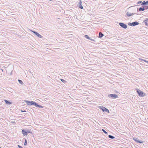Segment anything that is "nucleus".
Listing matches in <instances>:
<instances>
[{
	"mask_svg": "<svg viewBox=\"0 0 148 148\" xmlns=\"http://www.w3.org/2000/svg\"><path fill=\"white\" fill-rule=\"evenodd\" d=\"M25 101L27 103V104L29 106L34 105L36 107H38L41 108H43V107L42 106L38 105L35 102L33 101Z\"/></svg>",
	"mask_w": 148,
	"mask_h": 148,
	"instance_id": "nucleus-1",
	"label": "nucleus"
},
{
	"mask_svg": "<svg viewBox=\"0 0 148 148\" xmlns=\"http://www.w3.org/2000/svg\"><path fill=\"white\" fill-rule=\"evenodd\" d=\"M136 90L137 92L138 93V95L139 96L142 97L144 96L145 94L143 91H141L138 89H136Z\"/></svg>",
	"mask_w": 148,
	"mask_h": 148,
	"instance_id": "nucleus-2",
	"label": "nucleus"
},
{
	"mask_svg": "<svg viewBox=\"0 0 148 148\" xmlns=\"http://www.w3.org/2000/svg\"><path fill=\"white\" fill-rule=\"evenodd\" d=\"M108 97L111 99H115L118 97V96L116 94H110L108 95Z\"/></svg>",
	"mask_w": 148,
	"mask_h": 148,
	"instance_id": "nucleus-3",
	"label": "nucleus"
},
{
	"mask_svg": "<svg viewBox=\"0 0 148 148\" xmlns=\"http://www.w3.org/2000/svg\"><path fill=\"white\" fill-rule=\"evenodd\" d=\"M139 24V23L137 21H135L132 23H129L128 25L130 26H135Z\"/></svg>",
	"mask_w": 148,
	"mask_h": 148,
	"instance_id": "nucleus-4",
	"label": "nucleus"
},
{
	"mask_svg": "<svg viewBox=\"0 0 148 148\" xmlns=\"http://www.w3.org/2000/svg\"><path fill=\"white\" fill-rule=\"evenodd\" d=\"M119 24L121 27L124 29H126L127 28V25L123 23H120Z\"/></svg>",
	"mask_w": 148,
	"mask_h": 148,
	"instance_id": "nucleus-5",
	"label": "nucleus"
},
{
	"mask_svg": "<svg viewBox=\"0 0 148 148\" xmlns=\"http://www.w3.org/2000/svg\"><path fill=\"white\" fill-rule=\"evenodd\" d=\"M102 111L104 112L109 113V110L105 107H102Z\"/></svg>",
	"mask_w": 148,
	"mask_h": 148,
	"instance_id": "nucleus-6",
	"label": "nucleus"
},
{
	"mask_svg": "<svg viewBox=\"0 0 148 148\" xmlns=\"http://www.w3.org/2000/svg\"><path fill=\"white\" fill-rule=\"evenodd\" d=\"M133 139L134 140L136 141V142H138L139 143H143V142L142 141H140L137 138H134Z\"/></svg>",
	"mask_w": 148,
	"mask_h": 148,
	"instance_id": "nucleus-7",
	"label": "nucleus"
},
{
	"mask_svg": "<svg viewBox=\"0 0 148 148\" xmlns=\"http://www.w3.org/2000/svg\"><path fill=\"white\" fill-rule=\"evenodd\" d=\"M82 1L81 0H80L78 5L79 8L81 9H82L83 8V7L82 5Z\"/></svg>",
	"mask_w": 148,
	"mask_h": 148,
	"instance_id": "nucleus-8",
	"label": "nucleus"
},
{
	"mask_svg": "<svg viewBox=\"0 0 148 148\" xmlns=\"http://www.w3.org/2000/svg\"><path fill=\"white\" fill-rule=\"evenodd\" d=\"M33 32L38 37L40 38H42V36L36 32L33 31Z\"/></svg>",
	"mask_w": 148,
	"mask_h": 148,
	"instance_id": "nucleus-9",
	"label": "nucleus"
},
{
	"mask_svg": "<svg viewBox=\"0 0 148 148\" xmlns=\"http://www.w3.org/2000/svg\"><path fill=\"white\" fill-rule=\"evenodd\" d=\"M142 5H148V1H143L141 4Z\"/></svg>",
	"mask_w": 148,
	"mask_h": 148,
	"instance_id": "nucleus-10",
	"label": "nucleus"
},
{
	"mask_svg": "<svg viewBox=\"0 0 148 148\" xmlns=\"http://www.w3.org/2000/svg\"><path fill=\"white\" fill-rule=\"evenodd\" d=\"M22 133L23 134L24 136H26L27 135V132H26L25 130H23L22 131Z\"/></svg>",
	"mask_w": 148,
	"mask_h": 148,
	"instance_id": "nucleus-11",
	"label": "nucleus"
},
{
	"mask_svg": "<svg viewBox=\"0 0 148 148\" xmlns=\"http://www.w3.org/2000/svg\"><path fill=\"white\" fill-rule=\"evenodd\" d=\"M126 14L127 16H131L132 15H134V14L133 13H130L129 12H127V13Z\"/></svg>",
	"mask_w": 148,
	"mask_h": 148,
	"instance_id": "nucleus-12",
	"label": "nucleus"
},
{
	"mask_svg": "<svg viewBox=\"0 0 148 148\" xmlns=\"http://www.w3.org/2000/svg\"><path fill=\"white\" fill-rule=\"evenodd\" d=\"M138 10L139 11H143L144 10V8L143 7V8L140 7L139 8Z\"/></svg>",
	"mask_w": 148,
	"mask_h": 148,
	"instance_id": "nucleus-13",
	"label": "nucleus"
},
{
	"mask_svg": "<svg viewBox=\"0 0 148 148\" xmlns=\"http://www.w3.org/2000/svg\"><path fill=\"white\" fill-rule=\"evenodd\" d=\"M4 101L5 103L7 104H10L11 103L10 102L6 100H4Z\"/></svg>",
	"mask_w": 148,
	"mask_h": 148,
	"instance_id": "nucleus-14",
	"label": "nucleus"
},
{
	"mask_svg": "<svg viewBox=\"0 0 148 148\" xmlns=\"http://www.w3.org/2000/svg\"><path fill=\"white\" fill-rule=\"evenodd\" d=\"M144 8V10H147L148 9V5H144L143 6Z\"/></svg>",
	"mask_w": 148,
	"mask_h": 148,
	"instance_id": "nucleus-15",
	"label": "nucleus"
},
{
	"mask_svg": "<svg viewBox=\"0 0 148 148\" xmlns=\"http://www.w3.org/2000/svg\"><path fill=\"white\" fill-rule=\"evenodd\" d=\"M108 137H109L111 139H114L115 138V137L114 136H112L111 135H109L108 136Z\"/></svg>",
	"mask_w": 148,
	"mask_h": 148,
	"instance_id": "nucleus-16",
	"label": "nucleus"
},
{
	"mask_svg": "<svg viewBox=\"0 0 148 148\" xmlns=\"http://www.w3.org/2000/svg\"><path fill=\"white\" fill-rule=\"evenodd\" d=\"M85 37L88 39H90V38L88 36V35H85Z\"/></svg>",
	"mask_w": 148,
	"mask_h": 148,
	"instance_id": "nucleus-17",
	"label": "nucleus"
},
{
	"mask_svg": "<svg viewBox=\"0 0 148 148\" xmlns=\"http://www.w3.org/2000/svg\"><path fill=\"white\" fill-rule=\"evenodd\" d=\"M102 131L105 134H106L107 135H108V133L106 131H105L103 129H102Z\"/></svg>",
	"mask_w": 148,
	"mask_h": 148,
	"instance_id": "nucleus-18",
	"label": "nucleus"
},
{
	"mask_svg": "<svg viewBox=\"0 0 148 148\" xmlns=\"http://www.w3.org/2000/svg\"><path fill=\"white\" fill-rule=\"evenodd\" d=\"M99 37L101 38L102 37V33L101 32H99Z\"/></svg>",
	"mask_w": 148,
	"mask_h": 148,
	"instance_id": "nucleus-19",
	"label": "nucleus"
},
{
	"mask_svg": "<svg viewBox=\"0 0 148 148\" xmlns=\"http://www.w3.org/2000/svg\"><path fill=\"white\" fill-rule=\"evenodd\" d=\"M18 81L19 82V83L21 84H22L23 83L22 81L18 79Z\"/></svg>",
	"mask_w": 148,
	"mask_h": 148,
	"instance_id": "nucleus-20",
	"label": "nucleus"
},
{
	"mask_svg": "<svg viewBox=\"0 0 148 148\" xmlns=\"http://www.w3.org/2000/svg\"><path fill=\"white\" fill-rule=\"evenodd\" d=\"M27 144V141L26 139H25V142L24 143V145H26Z\"/></svg>",
	"mask_w": 148,
	"mask_h": 148,
	"instance_id": "nucleus-21",
	"label": "nucleus"
},
{
	"mask_svg": "<svg viewBox=\"0 0 148 148\" xmlns=\"http://www.w3.org/2000/svg\"><path fill=\"white\" fill-rule=\"evenodd\" d=\"M60 80L62 82H63L64 83L66 82V81L64 80L63 79H61Z\"/></svg>",
	"mask_w": 148,
	"mask_h": 148,
	"instance_id": "nucleus-22",
	"label": "nucleus"
},
{
	"mask_svg": "<svg viewBox=\"0 0 148 148\" xmlns=\"http://www.w3.org/2000/svg\"><path fill=\"white\" fill-rule=\"evenodd\" d=\"M142 2V1H138V2H137V3L138 4H140V3H141Z\"/></svg>",
	"mask_w": 148,
	"mask_h": 148,
	"instance_id": "nucleus-23",
	"label": "nucleus"
},
{
	"mask_svg": "<svg viewBox=\"0 0 148 148\" xmlns=\"http://www.w3.org/2000/svg\"><path fill=\"white\" fill-rule=\"evenodd\" d=\"M144 61L145 62H146L148 64V61H147L146 60H144Z\"/></svg>",
	"mask_w": 148,
	"mask_h": 148,
	"instance_id": "nucleus-24",
	"label": "nucleus"
},
{
	"mask_svg": "<svg viewBox=\"0 0 148 148\" xmlns=\"http://www.w3.org/2000/svg\"><path fill=\"white\" fill-rule=\"evenodd\" d=\"M18 146L19 148H23L21 146L19 145H18Z\"/></svg>",
	"mask_w": 148,
	"mask_h": 148,
	"instance_id": "nucleus-25",
	"label": "nucleus"
},
{
	"mask_svg": "<svg viewBox=\"0 0 148 148\" xmlns=\"http://www.w3.org/2000/svg\"><path fill=\"white\" fill-rule=\"evenodd\" d=\"M140 60L142 61H144V60H145L143 59H140Z\"/></svg>",
	"mask_w": 148,
	"mask_h": 148,
	"instance_id": "nucleus-26",
	"label": "nucleus"
},
{
	"mask_svg": "<svg viewBox=\"0 0 148 148\" xmlns=\"http://www.w3.org/2000/svg\"><path fill=\"white\" fill-rule=\"evenodd\" d=\"M21 111L22 112H26V111L25 110V111Z\"/></svg>",
	"mask_w": 148,
	"mask_h": 148,
	"instance_id": "nucleus-27",
	"label": "nucleus"
},
{
	"mask_svg": "<svg viewBox=\"0 0 148 148\" xmlns=\"http://www.w3.org/2000/svg\"><path fill=\"white\" fill-rule=\"evenodd\" d=\"M102 37H103V36H104L103 34H102Z\"/></svg>",
	"mask_w": 148,
	"mask_h": 148,
	"instance_id": "nucleus-28",
	"label": "nucleus"
},
{
	"mask_svg": "<svg viewBox=\"0 0 148 148\" xmlns=\"http://www.w3.org/2000/svg\"><path fill=\"white\" fill-rule=\"evenodd\" d=\"M145 24H146V25H147V23H146V22H145Z\"/></svg>",
	"mask_w": 148,
	"mask_h": 148,
	"instance_id": "nucleus-29",
	"label": "nucleus"
},
{
	"mask_svg": "<svg viewBox=\"0 0 148 148\" xmlns=\"http://www.w3.org/2000/svg\"><path fill=\"white\" fill-rule=\"evenodd\" d=\"M102 148H103V147H102Z\"/></svg>",
	"mask_w": 148,
	"mask_h": 148,
	"instance_id": "nucleus-30",
	"label": "nucleus"
},
{
	"mask_svg": "<svg viewBox=\"0 0 148 148\" xmlns=\"http://www.w3.org/2000/svg\"><path fill=\"white\" fill-rule=\"evenodd\" d=\"M0 148H1L0 147Z\"/></svg>",
	"mask_w": 148,
	"mask_h": 148,
	"instance_id": "nucleus-31",
	"label": "nucleus"
}]
</instances>
